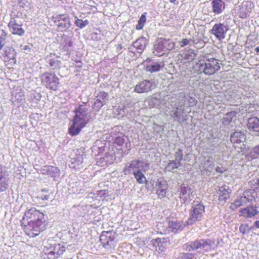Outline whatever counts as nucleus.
Listing matches in <instances>:
<instances>
[{"label": "nucleus", "instance_id": "7ed1b4c3", "mask_svg": "<svg viewBox=\"0 0 259 259\" xmlns=\"http://www.w3.org/2000/svg\"><path fill=\"white\" fill-rule=\"evenodd\" d=\"M195 68L199 73L210 75L220 69L219 60L214 58L200 60L196 63Z\"/></svg>", "mask_w": 259, "mask_h": 259}, {"label": "nucleus", "instance_id": "8fccbe9b", "mask_svg": "<svg viewBox=\"0 0 259 259\" xmlns=\"http://www.w3.org/2000/svg\"><path fill=\"white\" fill-rule=\"evenodd\" d=\"M193 257V254L191 253H183L181 254L180 258L181 259H192Z\"/></svg>", "mask_w": 259, "mask_h": 259}, {"label": "nucleus", "instance_id": "393cba45", "mask_svg": "<svg viewBox=\"0 0 259 259\" xmlns=\"http://www.w3.org/2000/svg\"><path fill=\"white\" fill-rule=\"evenodd\" d=\"M212 12L216 15L222 13L225 9V4L222 0H211Z\"/></svg>", "mask_w": 259, "mask_h": 259}, {"label": "nucleus", "instance_id": "0eeeda50", "mask_svg": "<svg viewBox=\"0 0 259 259\" xmlns=\"http://www.w3.org/2000/svg\"><path fill=\"white\" fill-rule=\"evenodd\" d=\"M231 141L238 152H244L246 151V136L242 131H236L231 136Z\"/></svg>", "mask_w": 259, "mask_h": 259}, {"label": "nucleus", "instance_id": "3c124183", "mask_svg": "<svg viewBox=\"0 0 259 259\" xmlns=\"http://www.w3.org/2000/svg\"><path fill=\"white\" fill-rule=\"evenodd\" d=\"M251 154L253 157L259 156V144L253 147L252 152L251 153Z\"/></svg>", "mask_w": 259, "mask_h": 259}, {"label": "nucleus", "instance_id": "1a4fd4ad", "mask_svg": "<svg viewBox=\"0 0 259 259\" xmlns=\"http://www.w3.org/2000/svg\"><path fill=\"white\" fill-rule=\"evenodd\" d=\"M41 80L42 83L47 89L54 91L57 89L59 84V78L55 73L49 72L44 73L41 76Z\"/></svg>", "mask_w": 259, "mask_h": 259}, {"label": "nucleus", "instance_id": "9d476101", "mask_svg": "<svg viewBox=\"0 0 259 259\" xmlns=\"http://www.w3.org/2000/svg\"><path fill=\"white\" fill-rule=\"evenodd\" d=\"M179 191L180 192L179 198L182 203L189 202L193 198V191L188 185H182Z\"/></svg>", "mask_w": 259, "mask_h": 259}, {"label": "nucleus", "instance_id": "680f3d73", "mask_svg": "<svg viewBox=\"0 0 259 259\" xmlns=\"http://www.w3.org/2000/svg\"><path fill=\"white\" fill-rule=\"evenodd\" d=\"M176 0H169V2L175 3Z\"/></svg>", "mask_w": 259, "mask_h": 259}, {"label": "nucleus", "instance_id": "6e6d98bb", "mask_svg": "<svg viewBox=\"0 0 259 259\" xmlns=\"http://www.w3.org/2000/svg\"><path fill=\"white\" fill-rule=\"evenodd\" d=\"M197 101L195 100L194 98H190V101H189L190 106H193L195 105Z\"/></svg>", "mask_w": 259, "mask_h": 259}, {"label": "nucleus", "instance_id": "a19ab883", "mask_svg": "<svg viewBox=\"0 0 259 259\" xmlns=\"http://www.w3.org/2000/svg\"><path fill=\"white\" fill-rule=\"evenodd\" d=\"M65 250V247L64 246L58 244L55 247L54 251H55L57 257H59L63 253Z\"/></svg>", "mask_w": 259, "mask_h": 259}, {"label": "nucleus", "instance_id": "a878e982", "mask_svg": "<svg viewBox=\"0 0 259 259\" xmlns=\"http://www.w3.org/2000/svg\"><path fill=\"white\" fill-rule=\"evenodd\" d=\"M144 65L146 66V70L150 72L158 71L161 68V65L158 62H153L150 59L146 60Z\"/></svg>", "mask_w": 259, "mask_h": 259}, {"label": "nucleus", "instance_id": "dca6fc26", "mask_svg": "<svg viewBox=\"0 0 259 259\" xmlns=\"http://www.w3.org/2000/svg\"><path fill=\"white\" fill-rule=\"evenodd\" d=\"M10 31L14 35L22 36L25 33L21 24L18 23L16 20L12 19L8 24Z\"/></svg>", "mask_w": 259, "mask_h": 259}, {"label": "nucleus", "instance_id": "5701e85b", "mask_svg": "<svg viewBox=\"0 0 259 259\" xmlns=\"http://www.w3.org/2000/svg\"><path fill=\"white\" fill-rule=\"evenodd\" d=\"M247 126L249 131L257 133V135L259 136V119L257 117L248 118Z\"/></svg>", "mask_w": 259, "mask_h": 259}, {"label": "nucleus", "instance_id": "f8f14e48", "mask_svg": "<svg viewBox=\"0 0 259 259\" xmlns=\"http://www.w3.org/2000/svg\"><path fill=\"white\" fill-rule=\"evenodd\" d=\"M108 95L105 92H100L95 99L93 108L98 111L108 101Z\"/></svg>", "mask_w": 259, "mask_h": 259}, {"label": "nucleus", "instance_id": "f3484780", "mask_svg": "<svg viewBox=\"0 0 259 259\" xmlns=\"http://www.w3.org/2000/svg\"><path fill=\"white\" fill-rule=\"evenodd\" d=\"M172 117L180 123L185 122L188 119V115L185 114L183 105H179L173 111Z\"/></svg>", "mask_w": 259, "mask_h": 259}, {"label": "nucleus", "instance_id": "4be33fe9", "mask_svg": "<svg viewBox=\"0 0 259 259\" xmlns=\"http://www.w3.org/2000/svg\"><path fill=\"white\" fill-rule=\"evenodd\" d=\"M83 155H78L75 157L71 159V162L69 164V167L74 170H79L83 167Z\"/></svg>", "mask_w": 259, "mask_h": 259}, {"label": "nucleus", "instance_id": "20e7f679", "mask_svg": "<svg viewBox=\"0 0 259 259\" xmlns=\"http://www.w3.org/2000/svg\"><path fill=\"white\" fill-rule=\"evenodd\" d=\"M214 241L209 239H199L189 242L184 245V247L188 251L198 250L203 252L208 251L214 248Z\"/></svg>", "mask_w": 259, "mask_h": 259}, {"label": "nucleus", "instance_id": "e2e57ef3", "mask_svg": "<svg viewBox=\"0 0 259 259\" xmlns=\"http://www.w3.org/2000/svg\"><path fill=\"white\" fill-rule=\"evenodd\" d=\"M257 186L259 188V179L257 180Z\"/></svg>", "mask_w": 259, "mask_h": 259}, {"label": "nucleus", "instance_id": "49530a36", "mask_svg": "<svg viewBox=\"0 0 259 259\" xmlns=\"http://www.w3.org/2000/svg\"><path fill=\"white\" fill-rule=\"evenodd\" d=\"M149 104L150 105L152 104L155 106L159 107L160 106V102L159 100L155 97H152L151 99L149 100Z\"/></svg>", "mask_w": 259, "mask_h": 259}, {"label": "nucleus", "instance_id": "7c9ffc66", "mask_svg": "<svg viewBox=\"0 0 259 259\" xmlns=\"http://www.w3.org/2000/svg\"><path fill=\"white\" fill-rule=\"evenodd\" d=\"M153 244L157 251L161 252L164 251L165 247L164 238H157L153 240Z\"/></svg>", "mask_w": 259, "mask_h": 259}, {"label": "nucleus", "instance_id": "052dcab7", "mask_svg": "<svg viewBox=\"0 0 259 259\" xmlns=\"http://www.w3.org/2000/svg\"><path fill=\"white\" fill-rule=\"evenodd\" d=\"M255 51L257 54H258V53H259V46L257 47L255 49Z\"/></svg>", "mask_w": 259, "mask_h": 259}, {"label": "nucleus", "instance_id": "37998d69", "mask_svg": "<svg viewBox=\"0 0 259 259\" xmlns=\"http://www.w3.org/2000/svg\"><path fill=\"white\" fill-rule=\"evenodd\" d=\"M239 231L244 235L249 233L250 227L247 224H241L239 227Z\"/></svg>", "mask_w": 259, "mask_h": 259}, {"label": "nucleus", "instance_id": "412c9836", "mask_svg": "<svg viewBox=\"0 0 259 259\" xmlns=\"http://www.w3.org/2000/svg\"><path fill=\"white\" fill-rule=\"evenodd\" d=\"M47 60L50 66L53 69H57L60 67L61 58L60 56L55 54H51L47 57Z\"/></svg>", "mask_w": 259, "mask_h": 259}, {"label": "nucleus", "instance_id": "ea45409f", "mask_svg": "<svg viewBox=\"0 0 259 259\" xmlns=\"http://www.w3.org/2000/svg\"><path fill=\"white\" fill-rule=\"evenodd\" d=\"M181 227V224L180 222L178 221H174L169 222V228L171 229L173 231H177L179 230Z\"/></svg>", "mask_w": 259, "mask_h": 259}, {"label": "nucleus", "instance_id": "864d4df0", "mask_svg": "<svg viewBox=\"0 0 259 259\" xmlns=\"http://www.w3.org/2000/svg\"><path fill=\"white\" fill-rule=\"evenodd\" d=\"M115 142L119 145H122L124 143V140L121 137H117L115 139Z\"/></svg>", "mask_w": 259, "mask_h": 259}, {"label": "nucleus", "instance_id": "a18cd8bd", "mask_svg": "<svg viewBox=\"0 0 259 259\" xmlns=\"http://www.w3.org/2000/svg\"><path fill=\"white\" fill-rule=\"evenodd\" d=\"M230 98L232 99V104H238L241 102L240 101H238L241 99L240 95L235 94L234 93L230 95Z\"/></svg>", "mask_w": 259, "mask_h": 259}, {"label": "nucleus", "instance_id": "cd10ccee", "mask_svg": "<svg viewBox=\"0 0 259 259\" xmlns=\"http://www.w3.org/2000/svg\"><path fill=\"white\" fill-rule=\"evenodd\" d=\"M228 186H222L220 188L218 193L219 194V200L220 202H225L229 198L230 191Z\"/></svg>", "mask_w": 259, "mask_h": 259}, {"label": "nucleus", "instance_id": "13d9d810", "mask_svg": "<svg viewBox=\"0 0 259 259\" xmlns=\"http://www.w3.org/2000/svg\"><path fill=\"white\" fill-rule=\"evenodd\" d=\"M15 53H14L13 54H12V56H8V58L11 59V60H12L14 62H15L16 61V59H15Z\"/></svg>", "mask_w": 259, "mask_h": 259}, {"label": "nucleus", "instance_id": "b1692460", "mask_svg": "<svg viewBox=\"0 0 259 259\" xmlns=\"http://www.w3.org/2000/svg\"><path fill=\"white\" fill-rule=\"evenodd\" d=\"M59 22L58 24V28L63 31L68 29L71 26L69 17L66 15H61L59 18Z\"/></svg>", "mask_w": 259, "mask_h": 259}, {"label": "nucleus", "instance_id": "79ce46f5", "mask_svg": "<svg viewBox=\"0 0 259 259\" xmlns=\"http://www.w3.org/2000/svg\"><path fill=\"white\" fill-rule=\"evenodd\" d=\"M89 24V22L87 20L83 21L81 19H77L75 21V24L77 27H79L80 28H83L85 26L88 25Z\"/></svg>", "mask_w": 259, "mask_h": 259}, {"label": "nucleus", "instance_id": "603ef678", "mask_svg": "<svg viewBox=\"0 0 259 259\" xmlns=\"http://www.w3.org/2000/svg\"><path fill=\"white\" fill-rule=\"evenodd\" d=\"M48 257L49 259H57L58 257H57L55 251H51L48 254Z\"/></svg>", "mask_w": 259, "mask_h": 259}, {"label": "nucleus", "instance_id": "9b49d317", "mask_svg": "<svg viewBox=\"0 0 259 259\" xmlns=\"http://www.w3.org/2000/svg\"><path fill=\"white\" fill-rule=\"evenodd\" d=\"M155 87L154 82L149 80H144L139 82L135 87L134 90L138 93H147L152 91Z\"/></svg>", "mask_w": 259, "mask_h": 259}, {"label": "nucleus", "instance_id": "aec40b11", "mask_svg": "<svg viewBox=\"0 0 259 259\" xmlns=\"http://www.w3.org/2000/svg\"><path fill=\"white\" fill-rule=\"evenodd\" d=\"M214 165V163L212 158L210 157L205 158L202 165L200 167L201 171L203 175H208L209 173L213 169Z\"/></svg>", "mask_w": 259, "mask_h": 259}, {"label": "nucleus", "instance_id": "5fc2aeb1", "mask_svg": "<svg viewBox=\"0 0 259 259\" xmlns=\"http://www.w3.org/2000/svg\"><path fill=\"white\" fill-rule=\"evenodd\" d=\"M215 170H216V171L222 174L223 172H224L225 171H226V169L224 167H222V166L221 167L218 166L215 168Z\"/></svg>", "mask_w": 259, "mask_h": 259}, {"label": "nucleus", "instance_id": "6e6552de", "mask_svg": "<svg viewBox=\"0 0 259 259\" xmlns=\"http://www.w3.org/2000/svg\"><path fill=\"white\" fill-rule=\"evenodd\" d=\"M175 44L172 40L160 38L154 44L153 53L157 56H161L163 52L171 50L175 47Z\"/></svg>", "mask_w": 259, "mask_h": 259}, {"label": "nucleus", "instance_id": "2f4dec72", "mask_svg": "<svg viewBox=\"0 0 259 259\" xmlns=\"http://www.w3.org/2000/svg\"><path fill=\"white\" fill-rule=\"evenodd\" d=\"M147 170H141L137 171L136 173L134 174L135 178L139 184H143L147 182L146 178L144 174V172Z\"/></svg>", "mask_w": 259, "mask_h": 259}, {"label": "nucleus", "instance_id": "4c0bfd02", "mask_svg": "<svg viewBox=\"0 0 259 259\" xmlns=\"http://www.w3.org/2000/svg\"><path fill=\"white\" fill-rule=\"evenodd\" d=\"M10 177V173L7 168L2 165H0V180H5V179Z\"/></svg>", "mask_w": 259, "mask_h": 259}, {"label": "nucleus", "instance_id": "ddd939ff", "mask_svg": "<svg viewBox=\"0 0 259 259\" xmlns=\"http://www.w3.org/2000/svg\"><path fill=\"white\" fill-rule=\"evenodd\" d=\"M183 159L182 151L179 149L176 153V157L174 160L170 161L166 165L165 169L168 171H174L181 165V161Z\"/></svg>", "mask_w": 259, "mask_h": 259}, {"label": "nucleus", "instance_id": "6ab92c4d", "mask_svg": "<svg viewBox=\"0 0 259 259\" xmlns=\"http://www.w3.org/2000/svg\"><path fill=\"white\" fill-rule=\"evenodd\" d=\"M257 207L256 206L251 205L241 208L239 210V216L245 218H251L258 213Z\"/></svg>", "mask_w": 259, "mask_h": 259}, {"label": "nucleus", "instance_id": "c9c22d12", "mask_svg": "<svg viewBox=\"0 0 259 259\" xmlns=\"http://www.w3.org/2000/svg\"><path fill=\"white\" fill-rule=\"evenodd\" d=\"M146 15L147 13L145 12L140 17L138 21V23L136 26V29L137 30H141L143 28L146 21Z\"/></svg>", "mask_w": 259, "mask_h": 259}, {"label": "nucleus", "instance_id": "f704fd0d", "mask_svg": "<svg viewBox=\"0 0 259 259\" xmlns=\"http://www.w3.org/2000/svg\"><path fill=\"white\" fill-rule=\"evenodd\" d=\"M10 178L5 179V180H0V192L6 191L9 186V181Z\"/></svg>", "mask_w": 259, "mask_h": 259}, {"label": "nucleus", "instance_id": "f257e3e1", "mask_svg": "<svg viewBox=\"0 0 259 259\" xmlns=\"http://www.w3.org/2000/svg\"><path fill=\"white\" fill-rule=\"evenodd\" d=\"M45 215L43 212L32 207L24 213L21 224L26 233L30 237L37 236L45 228Z\"/></svg>", "mask_w": 259, "mask_h": 259}, {"label": "nucleus", "instance_id": "423d86ee", "mask_svg": "<svg viewBox=\"0 0 259 259\" xmlns=\"http://www.w3.org/2000/svg\"><path fill=\"white\" fill-rule=\"evenodd\" d=\"M149 163L141 160H133L126 164L123 169V172L125 175H128L131 174L133 175L137 171L141 170H148L149 169Z\"/></svg>", "mask_w": 259, "mask_h": 259}, {"label": "nucleus", "instance_id": "c756f323", "mask_svg": "<svg viewBox=\"0 0 259 259\" xmlns=\"http://www.w3.org/2000/svg\"><path fill=\"white\" fill-rule=\"evenodd\" d=\"M248 203L247 199L243 195L237 198L233 203H231L230 208L232 210L243 206Z\"/></svg>", "mask_w": 259, "mask_h": 259}, {"label": "nucleus", "instance_id": "c03bdc74", "mask_svg": "<svg viewBox=\"0 0 259 259\" xmlns=\"http://www.w3.org/2000/svg\"><path fill=\"white\" fill-rule=\"evenodd\" d=\"M17 3L22 8L28 7L30 4V0H17Z\"/></svg>", "mask_w": 259, "mask_h": 259}, {"label": "nucleus", "instance_id": "bf43d9fd", "mask_svg": "<svg viewBox=\"0 0 259 259\" xmlns=\"http://www.w3.org/2000/svg\"><path fill=\"white\" fill-rule=\"evenodd\" d=\"M28 49L29 50L30 48L27 46H25L23 48H22V50L24 51H27Z\"/></svg>", "mask_w": 259, "mask_h": 259}, {"label": "nucleus", "instance_id": "58836bf2", "mask_svg": "<svg viewBox=\"0 0 259 259\" xmlns=\"http://www.w3.org/2000/svg\"><path fill=\"white\" fill-rule=\"evenodd\" d=\"M192 42L194 44H197L198 42L193 37L192 39L184 38L182 40L179 41V44L181 47H184L186 46L191 45V42Z\"/></svg>", "mask_w": 259, "mask_h": 259}, {"label": "nucleus", "instance_id": "f03ea898", "mask_svg": "<svg viewBox=\"0 0 259 259\" xmlns=\"http://www.w3.org/2000/svg\"><path fill=\"white\" fill-rule=\"evenodd\" d=\"M89 105L84 104L76 109L73 124L69 129V134L72 136L78 135L90 120L91 114L89 111Z\"/></svg>", "mask_w": 259, "mask_h": 259}, {"label": "nucleus", "instance_id": "4468645a", "mask_svg": "<svg viewBox=\"0 0 259 259\" xmlns=\"http://www.w3.org/2000/svg\"><path fill=\"white\" fill-rule=\"evenodd\" d=\"M196 57L194 51L191 49L184 50L178 56L179 61L185 64L193 61Z\"/></svg>", "mask_w": 259, "mask_h": 259}, {"label": "nucleus", "instance_id": "0e129e2a", "mask_svg": "<svg viewBox=\"0 0 259 259\" xmlns=\"http://www.w3.org/2000/svg\"><path fill=\"white\" fill-rule=\"evenodd\" d=\"M199 43H200L201 45H203L204 42L203 41H199Z\"/></svg>", "mask_w": 259, "mask_h": 259}, {"label": "nucleus", "instance_id": "de8ad7c7", "mask_svg": "<svg viewBox=\"0 0 259 259\" xmlns=\"http://www.w3.org/2000/svg\"><path fill=\"white\" fill-rule=\"evenodd\" d=\"M114 113L115 115L117 117L119 118V116H122L124 114V111L122 109H119L118 108H115L114 109Z\"/></svg>", "mask_w": 259, "mask_h": 259}, {"label": "nucleus", "instance_id": "39448f33", "mask_svg": "<svg viewBox=\"0 0 259 259\" xmlns=\"http://www.w3.org/2000/svg\"><path fill=\"white\" fill-rule=\"evenodd\" d=\"M205 211V207L199 201H194L190 211V217L187 221L188 225H192L201 220Z\"/></svg>", "mask_w": 259, "mask_h": 259}, {"label": "nucleus", "instance_id": "09e8293b", "mask_svg": "<svg viewBox=\"0 0 259 259\" xmlns=\"http://www.w3.org/2000/svg\"><path fill=\"white\" fill-rule=\"evenodd\" d=\"M6 34L5 33H3L0 35V51L5 44Z\"/></svg>", "mask_w": 259, "mask_h": 259}, {"label": "nucleus", "instance_id": "2eb2a0df", "mask_svg": "<svg viewBox=\"0 0 259 259\" xmlns=\"http://www.w3.org/2000/svg\"><path fill=\"white\" fill-rule=\"evenodd\" d=\"M228 30L227 26L222 24H215L212 27L211 31L219 39L221 40L225 38V33Z\"/></svg>", "mask_w": 259, "mask_h": 259}, {"label": "nucleus", "instance_id": "4d7b16f0", "mask_svg": "<svg viewBox=\"0 0 259 259\" xmlns=\"http://www.w3.org/2000/svg\"><path fill=\"white\" fill-rule=\"evenodd\" d=\"M254 226L257 228H259V217L256 218V220L254 223Z\"/></svg>", "mask_w": 259, "mask_h": 259}, {"label": "nucleus", "instance_id": "473e14b6", "mask_svg": "<svg viewBox=\"0 0 259 259\" xmlns=\"http://www.w3.org/2000/svg\"><path fill=\"white\" fill-rule=\"evenodd\" d=\"M236 115V112L231 111L226 114L223 117L222 122L224 125L229 124L233 119V118Z\"/></svg>", "mask_w": 259, "mask_h": 259}, {"label": "nucleus", "instance_id": "72a5a7b5", "mask_svg": "<svg viewBox=\"0 0 259 259\" xmlns=\"http://www.w3.org/2000/svg\"><path fill=\"white\" fill-rule=\"evenodd\" d=\"M256 194V192L254 189H249L248 190L245 191L243 195L244 197H245L247 199L248 202L252 201L253 200L255 201V195Z\"/></svg>", "mask_w": 259, "mask_h": 259}, {"label": "nucleus", "instance_id": "bb28decb", "mask_svg": "<svg viewBox=\"0 0 259 259\" xmlns=\"http://www.w3.org/2000/svg\"><path fill=\"white\" fill-rule=\"evenodd\" d=\"M42 173L56 178L59 176L60 170L57 167L45 166L42 169Z\"/></svg>", "mask_w": 259, "mask_h": 259}, {"label": "nucleus", "instance_id": "e433bc0d", "mask_svg": "<svg viewBox=\"0 0 259 259\" xmlns=\"http://www.w3.org/2000/svg\"><path fill=\"white\" fill-rule=\"evenodd\" d=\"M244 5L246 8V14L251 13L254 8V4L253 0H248L245 2Z\"/></svg>", "mask_w": 259, "mask_h": 259}, {"label": "nucleus", "instance_id": "a211bd4d", "mask_svg": "<svg viewBox=\"0 0 259 259\" xmlns=\"http://www.w3.org/2000/svg\"><path fill=\"white\" fill-rule=\"evenodd\" d=\"M155 189L158 198L164 197L166 196L167 189L166 182L164 180H158L155 183Z\"/></svg>", "mask_w": 259, "mask_h": 259}, {"label": "nucleus", "instance_id": "c85d7f7f", "mask_svg": "<svg viewBox=\"0 0 259 259\" xmlns=\"http://www.w3.org/2000/svg\"><path fill=\"white\" fill-rule=\"evenodd\" d=\"M147 40L144 37L137 39L133 44L134 47L138 50L139 53H142L145 49L147 45Z\"/></svg>", "mask_w": 259, "mask_h": 259}]
</instances>
